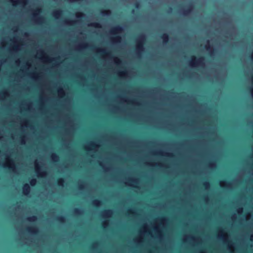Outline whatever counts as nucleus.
Listing matches in <instances>:
<instances>
[{
	"label": "nucleus",
	"mask_w": 253,
	"mask_h": 253,
	"mask_svg": "<svg viewBox=\"0 0 253 253\" xmlns=\"http://www.w3.org/2000/svg\"><path fill=\"white\" fill-rule=\"evenodd\" d=\"M105 224V223H103V227H105V226H104Z\"/></svg>",
	"instance_id": "37998d69"
},
{
	"label": "nucleus",
	"mask_w": 253,
	"mask_h": 253,
	"mask_svg": "<svg viewBox=\"0 0 253 253\" xmlns=\"http://www.w3.org/2000/svg\"><path fill=\"white\" fill-rule=\"evenodd\" d=\"M74 213L76 215H79L81 214L82 211L80 209L76 208L74 210Z\"/></svg>",
	"instance_id": "a211bd4d"
},
{
	"label": "nucleus",
	"mask_w": 253,
	"mask_h": 253,
	"mask_svg": "<svg viewBox=\"0 0 253 253\" xmlns=\"http://www.w3.org/2000/svg\"><path fill=\"white\" fill-rule=\"evenodd\" d=\"M58 92L59 93L61 94H64V92L63 91V90H62V89H60L58 90Z\"/></svg>",
	"instance_id": "cd10ccee"
},
{
	"label": "nucleus",
	"mask_w": 253,
	"mask_h": 253,
	"mask_svg": "<svg viewBox=\"0 0 253 253\" xmlns=\"http://www.w3.org/2000/svg\"><path fill=\"white\" fill-rule=\"evenodd\" d=\"M84 150L86 151L89 150V149L87 147H84Z\"/></svg>",
	"instance_id": "ea45409f"
},
{
	"label": "nucleus",
	"mask_w": 253,
	"mask_h": 253,
	"mask_svg": "<svg viewBox=\"0 0 253 253\" xmlns=\"http://www.w3.org/2000/svg\"><path fill=\"white\" fill-rule=\"evenodd\" d=\"M205 58L201 56L197 58L195 56H192V60L190 62V65L192 67H197L198 66H203L205 65Z\"/></svg>",
	"instance_id": "f03ea898"
},
{
	"label": "nucleus",
	"mask_w": 253,
	"mask_h": 253,
	"mask_svg": "<svg viewBox=\"0 0 253 253\" xmlns=\"http://www.w3.org/2000/svg\"><path fill=\"white\" fill-rule=\"evenodd\" d=\"M98 52H99L101 54H104V53H106V51L104 49H99L98 50Z\"/></svg>",
	"instance_id": "a878e982"
},
{
	"label": "nucleus",
	"mask_w": 253,
	"mask_h": 253,
	"mask_svg": "<svg viewBox=\"0 0 253 253\" xmlns=\"http://www.w3.org/2000/svg\"><path fill=\"white\" fill-rule=\"evenodd\" d=\"M250 91L252 94V96L253 97V88H250Z\"/></svg>",
	"instance_id": "7c9ffc66"
},
{
	"label": "nucleus",
	"mask_w": 253,
	"mask_h": 253,
	"mask_svg": "<svg viewBox=\"0 0 253 253\" xmlns=\"http://www.w3.org/2000/svg\"><path fill=\"white\" fill-rule=\"evenodd\" d=\"M42 12V10H41V9L40 8H37L36 10H35V12L33 13V17H35V18H38V20H41L42 19V17H39V13L41 12Z\"/></svg>",
	"instance_id": "1a4fd4ad"
},
{
	"label": "nucleus",
	"mask_w": 253,
	"mask_h": 253,
	"mask_svg": "<svg viewBox=\"0 0 253 253\" xmlns=\"http://www.w3.org/2000/svg\"><path fill=\"white\" fill-rule=\"evenodd\" d=\"M11 1L13 3H14V2H15L14 0H11Z\"/></svg>",
	"instance_id": "79ce46f5"
},
{
	"label": "nucleus",
	"mask_w": 253,
	"mask_h": 253,
	"mask_svg": "<svg viewBox=\"0 0 253 253\" xmlns=\"http://www.w3.org/2000/svg\"><path fill=\"white\" fill-rule=\"evenodd\" d=\"M128 180L131 182H133V183H136V181L135 180H134L133 179H131V178H129L128 179Z\"/></svg>",
	"instance_id": "c756f323"
},
{
	"label": "nucleus",
	"mask_w": 253,
	"mask_h": 253,
	"mask_svg": "<svg viewBox=\"0 0 253 253\" xmlns=\"http://www.w3.org/2000/svg\"><path fill=\"white\" fill-rule=\"evenodd\" d=\"M112 213V211L110 210H105L102 212L103 217L109 216Z\"/></svg>",
	"instance_id": "f8f14e48"
},
{
	"label": "nucleus",
	"mask_w": 253,
	"mask_h": 253,
	"mask_svg": "<svg viewBox=\"0 0 253 253\" xmlns=\"http://www.w3.org/2000/svg\"><path fill=\"white\" fill-rule=\"evenodd\" d=\"M203 186L207 189L209 187L210 183L208 181H205L203 183Z\"/></svg>",
	"instance_id": "4be33fe9"
},
{
	"label": "nucleus",
	"mask_w": 253,
	"mask_h": 253,
	"mask_svg": "<svg viewBox=\"0 0 253 253\" xmlns=\"http://www.w3.org/2000/svg\"><path fill=\"white\" fill-rule=\"evenodd\" d=\"M64 183V180L62 178H58L57 180V184L59 186H63Z\"/></svg>",
	"instance_id": "dca6fc26"
},
{
	"label": "nucleus",
	"mask_w": 253,
	"mask_h": 253,
	"mask_svg": "<svg viewBox=\"0 0 253 253\" xmlns=\"http://www.w3.org/2000/svg\"><path fill=\"white\" fill-rule=\"evenodd\" d=\"M123 30V27L120 25H117L113 27L110 31V33L113 35H116L121 33Z\"/></svg>",
	"instance_id": "20e7f679"
},
{
	"label": "nucleus",
	"mask_w": 253,
	"mask_h": 253,
	"mask_svg": "<svg viewBox=\"0 0 253 253\" xmlns=\"http://www.w3.org/2000/svg\"><path fill=\"white\" fill-rule=\"evenodd\" d=\"M40 168L37 165H36V172L38 173H39L40 175L41 176H42V174L43 173H44V172H42L41 173H40Z\"/></svg>",
	"instance_id": "aec40b11"
},
{
	"label": "nucleus",
	"mask_w": 253,
	"mask_h": 253,
	"mask_svg": "<svg viewBox=\"0 0 253 253\" xmlns=\"http://www.w3.org/2000/svg\"><path fill=\"white\" fill-rule=\"evenodd\" d=\"M98 245V243H97V242L94 243L92 244V245L91 246V247H92V248H94L95 246V245Z\"/></svg>",
	"instance_id": "2f4dec72"
},
{
	"label": "nucleus",
	"mask_w": 253,
	"mask_h": 253,
	"mask_svg": "<svg viewBox=\"0 0 253 253\" xmlns=\"http://www.w3.org/2000/svg\"><path fill=\"white\" fill-rule=\"evenodd\" d=\"M92 205L95 207H98L99 205H101V202L98 200H95L92 201Z\"/></svg>",
	"instance_id": "ddd939ff"
},
{
	"label": "nucleus",
	"mask_w": 253,
	"mask_h": 253,
	"mask_svg": "<svg viewBox=\"0 0 253 253\" xmlns=\"http://www.w3.org/2000/svg\"><path fill=\"white\" fill-rule=\"evenodd\" d=\"M37 216L35 215L29 217L27 218V219L30 222H34L37 220Z\"/></svg>",
	"instance_id": "f3484780"
},
{
	"label": "nucleus",
	"mask_w": 253,
	"mask_h": 253,
	"mask_svg": "<svg viewBox=\"0 0 253 253\" xmlns=\"http://www.w3.org/2000/svg\"><path fill=\"white\" fill-rule=\"evenodd\" d=\"M253 240V235H252V236H251V240Z\"/></svg>",
	"instance_id": "a19ab883"
},
{
	"label": "nucleus",
	"mask_w": 253,
	"mask_h": 253,
	"mask_svg": "<svg viewBox=\"0 0 253 253\" xmlns=\"http://www.w3.org/2000/svg\"><path fill=\"white\" fill-rule=\"evenodd\" d=\"M26 230L28 232L32 234H34V235H37L39 232L38 229L36 226H32V227H28L26 229Z\"/></svg>",
	"instance_id": "423d86ee"
},
{
	"label": "nucleus",
	"mask_w": 253,
	"mask_h": 253,
	"mask_svg": "<svg viewBox=\"0 0 253 253\" xmlns=\"http://www.w3.org/2000/svg\"><path fill=\"white\" fill-rule=\"evenodd\" d=\"M134 6L135 8H139L140 6V3L139 2H136L134 4Z\"/></svg>",
	"instance_id": "393cba45"
},
{
	"label": "nucleus",
	"mask_w": 253,
	"mask_h": 253,
	"mask_svg": "<svg viewBox=\"0 0 253 253\" xmlns=\"http://www.w3.org/2000/svg\"><path fill=\"white\" fill-rule=\"evenodd\" d=\"M172 10V8L171 7H169V9L168 10V13H169L170 12H171Z\"/></svg>",
	"instance_id": "c9c22d12"
},
{
	"label": "nucleus",
	"mask_w": 253,
	"mask_h": 253,
	"mask_svg": "<svg viewBox=\"0 0 253 253\" xmlns=\"http://www.w3.org/2000/svg\"><path fill=\"white\" fill-rule=\"evenodd\" d=\"M128 212L129 213H132V214L134 213V212L131 210H129Z\"/></svg>",
	"instance_id": "58836bf2"
},
{
	"label": "nucleus",
	"mask_w": 253,
	"mask_h": 253,
	"mask_svg": "<svg viewBox=\"0 0 253 253\" xmlns=\"http://www.w3.org/2000/svg\"><path fill=\"white\" fill-rule=\"evenodd\" d=\"M205 48L208 51L211 55H212L214 53V49L213 47L210 45H206Z\"/></svg>",
	"instance_id": "9b49d317"
},
{
	"label": "nucleus",
	"mask_w": 253,
	"mask_h": 253,
	"mask_svg": "<svg viewBox=\"0 0 253 253\" xmlns=\"http://www.w3.org/2000/svg\"><path fill=\"white\" fill-rule=\"evenodd\" d=\"M83 188H84V186H83V185L82 184H80L79 186V189H80L81 190H82Z\"/></svg>",
	"instance_id": "72a5a7b5"
},
{
	"label": "nucleus",
	"mask_w": 253,
	"mask_h": 253,
	"mask_svg": "<svg viewBox=\"0 0 253 253\" xmlns=\"http://www.w3.org/2000/svg\"><path fill=\"white\" fill-rule=\"evenodd\" d=\"M146 41V36L144 34H140L136 40L137 44L136 45V54L140 56L141 53L144 51V44Z\"/></svg>",
	"instance_id": "f257e3e1"
},
{
	"label": "nucleus",
	"mask_w": 253,
	"mask_h": 253,
	"mask_svg": "<svg viewBox=\"0 0 253 253\" xmlns=\"http://www.w3.org/2000/svg\"><path fill=\"white\" fill-rule=\"evenodd\" d=\"M56 220L60 223H64L65 221V218L63 216H59L57 217Z\"/></svg>",
	"instance_id": "2eb2a0df"
},
{
	"label": "nucleus",
	"mask_w": 253,
	"mask_h": 253,
	"mask_svg": "<svg viewBox=\"0 0 253 253\" xmlns=\"http://www.w3.org/2000/svg\"><path fill=\"white\" fill-rule=\"evenodd\" d=\"M84 14L83 13H80L79 14L77 15V17L78 18H80L83 16Z\"/></svg>",
	"instance_id": "c85d7f7f"
},
{
	"label": "nucleus",
	"mask_w": 253,
	"mask_h": 253,
	"mask_svg": "<svg viewBox=\"0 0 253 253\" xmlns=\"http://www.w3.org/2000/svg\"><path fill=\"white\" fill-rule=\"evenodd\" d=\"M194 7V5L192 3H190L187 6L186 9H184L182 10V14L184 16L188 15L192 11L193 8Z\"/></svg>",
	"instance_id": "7ed1b4c3"
},
{
	"label": "nucleus",
	"mask_w": 253,
	"mask_h": 253,
	"mask_svg": "<svg viewBox=\"0 0 253 253\" xmlns=\"http://www.w3.org/2000/svg\"><path fill=\"white\" fill-rule=\"evenodd\" d=\"M30 186L28 184H25L23 187V193L25 195H28L30 192Z\"/></svg>",
	"instance_id": "0eeeda50"
},
{
	"label": "nucleus",
	"mask_w": 253,
	"mask_h": 253,
	"mask_svg": "<svg viewBox=\"0 0 253 253\" xmlns=\"http://www.w3.org/2000/svg\"><path fill=\"white\" fill-rule=\"evenodd\" d=\"M115 62L117 65H119L122 63L121 60L118 58H115Z\"/></svg>",
	"instance_id": "b1692460"
},
{
	"label": "nucleus",
	"mask_w": 253,
	"mask_h": 253,
	"mask_svg": "<svg viewBox=\"0 0 253 253\" xmlns=\"http://www.w3.org/2000/svg\"><path fill=\"white\" fill-rule=\"evenodd\" d=\"M101 13H102L103 15H105L107 14V13H108V11L105 10H102V11H101Z\"/></svg>",
	"instance_id": "bb28decb"
},
{
	"label": "nucleus",
	"mask_w": 253,
	"mask_h": 253,
	"mask_svg": "<svg viewBox=\"0 0 253 253\" xmlns=\"http://www.w3.org/2000/svg\"><path fill=\"white\" fill-rule=\"evenodd\" d=\"M158 154H159V155H162V153H161V152H159V153H158Z\"/></svg>",
	"instance_id": "a18cd8bd"
},
{
	"label": "nucleus",
	"mask_w": 253,
	"mask_h": 253,
	"mask_svg": "<svg viewBox=\"0 0 253 253\" xmlns=\"http://www.w3.org/2000/svg\"><path fill=\"white\" fill-rule=\"evenodd\" d=\"M8 162L9 163V165H4L3 167L4 168H7L10 170L14 171L15 169V165L13 162V161L11 159H8Z\"/></svg>",
	"instance_id": "39448f33"
},
{
	"label": "nucleus",
	"mask_w": 253,
	"mask_h": 253,
	"mask_svg": "<svg viewBox=\"0 0 253 253\" xmlns=\"http://www.w3.org/2000/svg\"><path fill=\"white\" fill-rule=\"evenodd\" d=\"M120 75L122 76H124L126 75V72H122L120 73Z\"/></svg>",
	"instance_id": "473e14b6"
},
{
	"label": "nucleus",
	"mask_w": 253,
	"mask_h": 253,
	"mask_svg": "<svg viewBox=\"0 0 253 253\" xmlns=\"http://www.w3.org/2000/svg\"><path fill=\"white\" fill-rule=\"evenodd\" d=\"M252 82L253 83V76H252Z\"/></svg>",
	"instance_id": "c03bdc74"
},
{
	"label": "nucleus",
	"mask_w": 253,
	"mask_h": 253,
	"mask_svg": "<svg viewBox=\"0 0 253 253\" xmlns=\"http://www.w3.org/2000/svg\"><path fill=\"white\" fill-rule=\"evenodd\" d=\"M62 14V11L61 9L57 10L53 12V16L56 19L58 18Z\"/></svg>",
	"instance_id": "9d476101"
},
{
	"label": "nucleus",
	"mask_w": 253,
	"mask_h": 253,
	"mask_svg": "<svg viewBox=\"0 0 253 253\" xmlns=\"http://www.w3.org/2000/svg\"><path fill=\"white\" fill-rule=\"evenodd\" d=\"M160 38L163 40L164 43H167L169 42V35L167 33L163 34L161 35Z\"/></svg>",
	"instance_id": "6e6552de"
},
{
	"label": "nucleus",
	"mask_w": 253,
	"mask_h": 253,
	"mask_svg": "<svg viewBox=\"0 0 253 253\" xmlns=\"http://www.w3.org/2000/svg\"><path fill=\"white\" fill-rule=\"evenodd\" d=\"M90 145L92 147H94L95 146V145H94V143H90Z\"/></svg>",
	"instance_id": "e433bc0d"
},
{
	"label": "nucleus",
	"mask_w": 253,
	"mask_h": 253,
	"mask_svg": "<svg viewBox=\"0 0 253 253\" xmlns=\"http://www.w3.org/2000/svg\"><path fill=\"white\" fill-rule=\"evenodd\" d=\"M51 158L52 160L55 162H57L59 160V156L56 154H52L51 155Z\"/></svg>",
	"instance_id": "4468645a"
},
{
	"label": "nucleus",
	"mask_w": 253,
	"mask_h": 253,
	"mask_svg": "<svg viewBox=\"0 0 253 253\" xmlns=\"http://www.w3.org/2000/svg\"><path fill=\"white\" fill-rule=\"evenodd\" d=\"M167 156L169 157H173V155L172 154H168Z\"/></svg>",
	"instance_id": "4c0bfd02"
},
{
	"label": "nucleus",
	"mask_w": 253,
	"mask_h": 253,
	"mask_svg": "<svg viewBox=\"0 0 253 253\" xmlns=\"http://www.w3.org/2000/svg\"><path fill=\"white\" fill-rule=\"evenodd\" d=\"M2 94H3V95H5V93H2Z\"/></svg>",
	"instance_id": "de8ad7c7"
},
{
	"label": "nucleus",
	"mask_w": 253,
	"mask_h": 253,
	"mask_svg": "<svg viewBox=\"0 0 253 253\" xmlns=\"http://www.w3.org/2000/svg\"><path fill=\"white\" fill-rule=\"evenodd\" d=\"M252 59H253V54L252 55Z\"/></svg>",
	"instance_id": "49530a36"
},
{
	"label": "nucleus",
	"mask_w": 253,
	"mask_h": 253,
	"mask_svg": "<svg viewBox=\"0 0 253 253\" xmlns=\"http://www.w3.org/2000/svg\"><path fill=\"white\" fill-rule=\"evenodd\" d=\"M37 182V180L35 178H32L30 181V183L31 186H35Z\"/></svg>",
	"instance_id": "412c9836"
},
{
	"label": "nucleus",
	"mask_w": 253,
	"mask_h": 253,
	"mask_svg": "<svg viewBox=\"0 0 253 253\" xmlns=\"http://www.w3.org/2000/svg\"><path fill=\"white\" fill-rule=\"evenodd\" d=\"M91 26L92 27H94L95 28H97L101 27V24L100 23H97V22L91 23Z\"/></svg>",
	"instance_id": "6ab92c4d"
},
{
	"label": "nucleus",
	"mask_w": 253,
	"mask_h": 253,
	"mask_svg": "<svg viewBox=\"0 0 253 253\" xmlns=\"http://www.w3.org/2000/svg\"><path fill=\"white\" fill-rule=\"evenodd\" d=\"M224 183L226 185V186H228L230 185V183L227 181H224Z\"/></svg>",
	"instance_id": "f704fd0d"
},
{
	"label": "nucleus",
	"mask_w": 253,
	"mask_h": 253,
	"mask_svg": "<svg viewBox=\"0 0 253 253\" xmlns=\"http://www.w3.org/2000/svg\"><path fill=\"white\" fill-rule=\"evenodd\" d=\"M210 165L212 166L213 164L211 163V164H210Z\"/></svg>",
	"instance_id": "09e8293b"
},
{
	"label": "nucleus",
	"mask_w": 253,
	"mask_h": 253,
	"mask_svg": "<svg viewBox=\"0 0 253 253\" xmlns=\"http://www.w3.org/2000/svg\"><path fill=\"white\" fill-rule=\"evenodd\" d=\"M121 40V37L119 36H116L114 38V40L115 41V42H120V41Z\"/></svg>",
	"instance_id": "5701e85b"
}]
</instances>
